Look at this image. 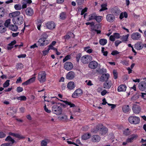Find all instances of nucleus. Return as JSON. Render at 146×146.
<instances>
[{
  "mask_svg": "<svg viewBox=\"0 0 146 146\" xmlns=\"http://www.w3.org/2000/svg\"><path fill=\"white\" fill-rule=\"evenodd\" d=\"M46 74L45 71H42L38 73L37 79L40 83L45 82L46 80Z\"/></svg>",
  "mask_w": 146,
  "mask_h": 146,
  "instance_id": "f257e3e1",
  "label": "nucleus"
},
{
  "mask_svg": "<svg viewBox=\"0 0 146 146\" xmlns=\"http://www.w3.org/2000/svg\"><path fill=\"white\" fill-rule=\"evenodd\" d=\"M128 121L131 124L136 125L139 123L140 120L139 117L132 115L129 117Z\"/></svg>",
  "mask_w": 146,
  "mask_h": 146,
  "instance_id": "f03ea898",
  "label": "nucleus"
},
{
  "mask_svg": "<svg viewBox=\"0 0 146 146\" xmlns=\"http://www.w3.org/2000/svg\"><path fill=\"white\" fill-rule=\"evenodd\" d=\"M52 111L53 113L56 115H60L62 113V109L61 107L56 104L53 106Z\"/></svg>",
  "mask_w": 146,
  "mask_h": 146,
  "instance_id": "7ed1b4c3",
  "label": "nucleus"
},
{
  "mask_svg": "<svg viewBox=\"0 0 146 146\" xmlns=\"http://www.w3.org/2000/svg\"><path fill=\"white\" fill-rule=\"evenodd\" d=\"M12 21L15 25H20L22 24L24 21V19L22 16H19L17 18L13 19Z\"/></svg>",
  "mask_w": 146,
  "mask_h": 146,
  "instance_id": "20e7f679",
  "label": "nucleus"
},
{
  "mask_svg": "<svg viewBox=\"0 0 146 146\" xmlns=\"http://www.w3.org/2000/svg\"><path fill=\"white\" fill-rule=\"evenodd\" d=\"M83 94L82 90L80 88L76 89L72 94V97L74 98H76L81 96Z\"/></svg>",
  "mask_w": 146,
  "mask_h": 146,
  "instance_id": "39448f33",
  "label": "nucleus"
},
{
  "mask_svg": "<svg viewBox=\"0 0 146 146\" xmlns=\"http://www.w3.org/2000/svg\"><path fill=\"white\" fill-rule=\"evenodd\" d=\"M92 59V57L88 55H85L81 57V61L82 63L86 64L88 63Z\"/></svg>",
  "mask_w": 146,
  "mask_h": 146,
  "instance_id": "423d86ee",
  "label": "nucleus"
},
{
  "mask_svg": "<svg viewBox=\"0 0 146 146\" xmlns=\"http://www.w3.org/2000/svg\"><path fill=\"white\" fill-rule=\"evenodd\" d=\"M46 26L48 29L52 30L55 28L56 25L54 22L49 21L46 24Z\"/></svg>",
  "mask_w": 146,
  "mask_h": 146,
  "instance_id": "0eeeda50",
  "label": "nucleus"
},
{
  "mask_svg": "<svg viewBox=\"0 0 146 146\" xmlns=\"http://www.w3.org/2000/svg\"><path fill=\"white\" fill-rule=\"evenodd\" d=\"M138 88L141 91L145 90H146V82L145 81L141 82L139 84Z\"/></svg>",
  "mask_w": 146,
  "mask_h": 146,
  "instance_id": "6e6552de",
  "label": "nucleus"
},
{
  "mask_svg": "<svg viewBox=\"0 0 146 146\" xmlns=\"http://www.w3.org/2000/svg\"><path fill=\"white\" fill-rule=\"evenodd\" d=\"M73 67L72 64L70 62H66L64 64V68L66 70L68 71L71 70Z\"/></svg>",
  "mask_w": 146,
  "mask_h": 146,
  "instance_id": "1a4fd4ad",
  "label": "nucleus"
},
{
  "mask_svg": "<svg viewBox=\"0 0 146 146\" xmlns=\"http://www.w3.org/2000/svg\"><path fill=\"white\" fill-rule=\"evenodd\" d=\"M98 63L95 61H92L90 62L88 64V66L90 68L92 69H95L98 66Z\"/></svg>",
  "mask_w": 146,
  "mask_h": 146,
  "instance_id": "9d476101",
  "label": "nucleus"
},
{
  "mask_svg": "<svg viewBox=\"0 0 146 146\" xmlns=\"http://www.w3.org/2000/svg\"><path fill=\"white\" fill-rule=\"evenodd\" d=\"M132 110L134 113L136 114H139L141 110L140 107L136 104H134Z\"/></svg>",
  "mask_w": 146,
  "mask_h": 146,
  "instance_id": "9b49d317",
  "label": "nucleus"
},
{
  "mask_svg": "<svg viewBox=\"0 0 146 146\" xmlns=\"http://www.w3.org/2000/svg\"><path fill=\"white\" fill-rule=\"evenodd\" d=\"M131 38L133 40H139L141 38V35L138 33H133L131 35Z\"/></svg>",
  "mask_w": 146,
  "mask_h": 146,
  "instance_id": "f8f14e48",
  "label": "nucleus"
},
{
  "mask_svg": "<svg viewBox=\"0 0 146 146\" xmlns=\"http://www.w3.org/2000/svg\"><path fill=\"white\" fill-rule=\"evenodd\" d=\"M21 14V12L19 11H16L10 13L9 14V17L11 18H17Z\"/></svg>",
  "mask_w": 146,
  "mask_h": 146,
  "instance_id": "ddd939ff",
  "label": "nucleus"
},
{
  "mask_svg": "<svg viewBox=\"0 0 146 146\" xmlns=\"http://www.w3.org/2000/svg\"><path fill=\"white\" fill-rule=\"evenodd\" d=\"M75 75V74L73 72L70 71L67 74L66 78L68 80H71L74 78Z\"/></svg>",
  "mask_w": 146,
  "mask_h": 146,
  "instance_id": "4468645a",
  "label": "nucleus"
},
{
  "mask_svg": "<svg viewBox=\"0 0 146 146\" xmlns=\"http://www.w3.org/2000/svg\"><path fill=\"white\" fill-rule=\"evenodd\" d=\"M76 87L74 82L73 81H70L68 82L67 85V88L69 90L74 89Z\"/></svg>",
  "mask_w": 146,
  "mask_h": 146,
  "instance_id": "2eb2a0df",
  "label": "nucleus"
},
{
  "mask_svg": "<svg viewBox=\"0 0 146 146\" xmlns=\"http://www.w3.org/2000/svg\"><path fill=\"white\" fill-rule=\"evenodd\" d=\"M112 85V84L111 81H107L105 82L103 84L104 88L106 89H110Z\"/></svg>",
  "mask_w": 146,
  "mask_h": 146,
  "instance_id": "dca6fc26",
  "label": "nucleus"
},
{
  "mask_svg": "<svg viewBox=\"0 0 146 146\" xmlns=\"http://www.w3.org/2000/svg\"><path fill=\"white\" fill-rule=\"evenodd\" d=\"M106 19L108 21L112 23L114 21L115 17L113 15L109 14L107 15Z\"/></svg>",
  "mask_w": 146,
  "mask_h": 146,
  "instance_id": "f3484780",
  "label": "nucleus"
},
{
  "mask_svg": "<svg viewBox=\"0 0 146 146\" xmlns=\"http://www.w3.org/2000/svg\"><path fill=\"white\" fill-rule=\"evenodd\" d=\"M143 44L141 42H138L135 45V48L137 50H140L142 49Z\"/></svg>",
  "mask_w": 146,
  "mask_h": 146,
  "instance_id": "a211bd4d",
  "label": "nucleus"
},
{
  "mask_svg": "<svg viewBox=\"0 0 146 146\" xmlns=\"http://www.w3.org/2000/svg\"><path fill=\"white\" fill-rule=\"evenodd\" d=\"M100 25L99 24H96L95 25V23L94 22H92V23L90 26V31L91 32H93L96 29H99V26Z\"/></svg>",
  "mask_w": 146,
  "mask_h": 146,
  "instance_id": "6ab92c4d",
  "label": "nucleus"
},
{
  "mask_svg": "<svg viewBox=\"0 0 146 146\" xmlns=\"http://www.w3.org/2000/svg\"><path fill=\"white\" fill-rule=\"evenodd\" d=\"M127 87L125 85L121 84L119 85L117 88V91L118 92H125L126 91Z\"/></svg>",
  "mask_w": 146,
  "mask_h": 146,
  "instance_id": "aec40b11",
  "label": "nucleus"
},
{
  "mask_svg": "<svg viewBox=\"0 0 146 146\" xmlns=\"http://www.w3.org/2000/svg\"><path fill=\"white\" fill-rule=\"evenodd\" d=\"M26 14L30 16H32L34 14V11L33 9L31 8H28L25 11Z\"/></svg>",
  "mask_w": 146,
  "mask_h": 146,
  "instance_id": "412c9836",
  "label": "nucleus"
},
{
  "mask_svg": "<svg viewBox=\"0 0 146 146\" xmlns=\"http://www.w3.org/2000/svg\"><path fill=\"white\" fill-rule=\"evenodd\" d=\"M109 78V75L108 74H103L101 76L100 79L101 81H107Z\"/></svg>",
  "mask_w": 146,
  "mask_h": 146,
  "instance_id": "4be33fe9",
  "label": "nucleus"
},
{
  "mask_svg": "<svg viewBox=\"0 0 146 146\" xmlns=\"http://www.w3.org/2000/svg\"><path fill=\"white\" fill-rule=\"evenodd\" d=\"M95 13H92L89 15V18L88 21H91L93 20H95L97 15Z\"/></svg>",
  "mask_w": 146,
  "mask_h": 146,
  "instance_id": "5701e85b",
  "label": "nucleus"
},
{
  "mask_svg": "<svg viewBox=\"0 0 146 146\" xmlns=\"http://www.w3.org/2000/svg\"><path fill=\"white\" fill-rule=\"evenodd\" d=\"M16 25H10L9 26V29L11 31H17L18 29V27Z\"/></svg>",
  "mask_w": 146,
  "mask_h": 146,
  "instance_id": "b1692460",
  "label": "nucleus"
},
{
  "mask_svg": "<svg viewBox=\"0 0 146 146\" xmlns=\"http://www.w3.org/2000/svg\"><path fill=\"white\" fill-rule=\"evenodd\" d=\"M103 125L102 124H99L96 126V129H94V132H96L98 131H101L103 127Z\"/></svg>",
  "mask_w": 146,
  "mask_h": 146,
  "instance_id": "393cba45",
  "label": "nucleus"
},
{
  "mask_svg": "<svg viewBox=\"0 0 146 146\" xmlns=\"http://www.w3.org/2000/svg\"><path fill=\"white\" fill-rule=\"evenodd\" d=\"M100 139V137L99 135H93L92 138V141L93 142H98Z\"/></svg>",
  "mask_w": 146,
  "mask_h": 146,
  "instance_id": "a878e982",
  "label": "nucleus"
},
{
  "mask_svg": "<svg viewBox=\"0 0 146 146\" xmlns=\"http://www.w3.org/2000/svg\"><path fill=\"white\" fill-rule=\"evenodd\" d=\"M45 40L44 38H40L38 42V45L40 46H44L45 45Z\"/></svg>",
  "mask_w": 146,
  "mask_h": 146,
  "instance_id": "bb28decb",
  "label": "nucleus"
},
{
  "mask_svg": "<svg viewBox=\"0 0 146 146\" xmlns=\"http://www.w3.org/2000/svg\"><path fill=\"white\" fill-rule=\"evenodd\" d=\"M90 136L91 135L90 133H86L82 136V139L86 140L90 138Z\"/></svg>",
  "mask_w": 146,
  "mask_h": 146,
  "instance_id": "cd10ccee",
  "label": "nucleus"
},
{
  "mask_svg": "<svg viewBox=\"0 0 146 146\" xmlns=\"http://www.w3.org/2000/svg\"><path fill=\"white\" fill-rule=\"evenodd\" d=\"M66 13L65 12H62L60 13V18L61 19L64 20L66 18Z\"/></svg>",
  "mask_w": 146,
  "mask_h": 146,
  "instance_id": "c85d7f7f",
  "label": "nucleus"
},
{
  "mask_svg": "<svg viewBox=\"0 0 146 146\" xmlns=\"http://www.w3.org/2000/svg\"><path fill=\"white\" fill-rule=\"evenodd\" d=\"M100 44L102 45H105L107 42V41L105 39H101L99 40Z\"/></svg>",
  "mask_w": 146,
  "mask_h": 146,
  "instance_id": "c756f323",
  "label": "nucleus"
},
{
  "mask_svg": "<svg viewBox=\"0 0 146 146\" xmlns=\"http://www.w3.org/2000/svg\"><path fill=\"white\" fill-rule=\"evenodd\" d=\"M122 110L124 112L126 113L129 111V105H124L122 107Z\"/></svg>",
  "mask_w": 146,
  "mask_h": 146,
  "instance_id": "7c9ffc66",
  "label": "nucleus"
},
{
  "mask_svg": "<svg viewBox=\"0 0 146 146\" xmlns=\"http://www.w3.org/2000/svg\"><path fill=\"white\" fill-rule=\"evenodd\" d=\"M90 47L87 46L84 48L85 51H86L88 53H91L92 52L93 50L92 49H90Z\"/></svg>",
  "mask_w": 146,
  "mask_h": 146,
  "instance_id": "2f4dec72",
  "label": "nucleus"
},
{
  "mask_svg": "<svg viewBox=\"0 0 146 146\" xmlns=\"http://www.w3.org/2000/svg\"><path fill=\"white\" fill-rule=\"evenodd\" d=\"M129 36L128 34L125 36H123L121 38V39L123 42H125L127 41V39Z\"/></svg>",
  "mask_w": 146,
  "mask_h": 146,
  "instance_id": "473e14b6",
  "label": "nucleus"
},
{
  "mask_svg": "<svg viewBox=\"0 0 146 146\" xmlns=\"http://www.w3.org/2000/svg\"><path fill=\"white\" fill-rule=\"evenodd\" d=\"M42 21L41 20H39L37 22V28L38 30L40 31V27L41 26L42 24Z\"/></svg>",
  "mask_w": 146,
  "mask_h": 146,
  "instance_id": "72a5a7b5",
  "label": "nucleus"
},
{
  "mask_svg": "<svg viewBox=\"0 0 146 146\" xmlns=\"http://www.w3.org/2000/svg\"><path fill=\"white\" fill-rule=\"evenodd\" d=\"M16 99L20 101H26L27 100L26 97L25 96H21L19 97L16 98Z\"/></svg>",
  "mask_w": 146,
  "mask_h": 146,
  "instance_id": "f704fd0d",
  "label": "nucleus"
},
{
  "mask_svg": "<svg viewBox=\"0 0 146 146\" xmlns=\"http://www.w3.org/2000/svg\"><path fill=\"white\" fill-rule=\"evenodd\" d=\"M103 18V17L100 16H98L97 15L95 20L97 22L100 23L102 21Z\"/></svg>",
  "mask_w": 146,
  "mask_h": 146,
  "instance_id": "c9c22d12",
  "label": "nucleus"
},
{
  "mask_svg": "<svg viewBox=\"0 0 146 146\" xmlns=\"http://www.w3.org/2000/svg\"><path fill=\"white\" fill-rule=\"evenodd\" d=\"M108 131V129L105 127H103L101 131L102 132V135H104L107 133Z\"/></svg>",
  "mask_w": 146,
  "mask_h": 146,
  "instance_id": "e433bc0d",
  "label": "nucleus"
},
{
  "mask_svg": "<svg viewBox=\"0 0 146 146\" xmlns=\"http://www.w3.org/2000/svg\"><path fill=\"white\" fill-rule=\"evenodd\" d=\"M5 141H11L12 144L13 143L15 142V140L10 136H8L5 139Z\"/></svg>",
  "mask_w": 146,
  "mask_h": 146,
  "instance_id": "4c0bfd02",
  "label": "nucleus"
},
{
  "mask_svg": "<svg viewBox=\"0 0 146 146\" xmlns=\"http://www.w3.org/2000/svg\"><path fill=\"white\" fill-rule=\"evenodd\" d=\"M6 31V27L3 26H0V33H5Z\"/></svg>",
  "mask_w": 146,
  "mask_h": 146,
  "instance_id": "58836bf2",
  "label": "nucleus"
},
{
  "mask_svg": "<svg viewBox=\"0 0 146 146\" xmlns=\"http://www.w3.org/2000/svg\"><path fill=\"white\" fill-rule=\"evenodd\" d=\"M63 101L66 104L70 106V107H74L75 106L74 104H72L70 102L65 101Z\"/></svg>",
  "mask_w": 146,
  "mask_h": 146,
  "instance_id": "ea45409f",
  "label": "nucleus"
},
{
  "mask_svg": "<svg viewBox=\"0 0 146 146\" xmlns=\"http://www.w3.org/2000/svg\"><path fill=\"white\" fill-rule=\"evenodd\" d=\"M15 9L17 10H20L22 9V7L21 5L17 4L14 6Z\"/></svg>",
  "mask_w": 146,
  "mask_h": 146,
  "instance_id": "a19ab883",
  "label": "nucleus"
},
{
  "mask_svg": "<svg viewBox=\"0 0 146 146\" xmlns=\"http://www.w3.org/2000/svg\"><path fill=\"white\" fill-rule=\"evenodd\" d=\"M11 19H8L6 20L4 23V25L6 27H9V25L11 23Z\"/></svg>",
  "mask_w": 146,
  "mask_h": 146,
  "instance_id": "79ce46f5",
  "label": "nucleus"
},
{
  "mask_svg": "<svg viewBox=\"0 0 146 146\" xmlns=\"http://www.w3.org/2000/svg\"><path fill=\"white\" fill-rule=\"evenodd\" d=\"M60 119H61L63 121L66 122L68 120L67 116L65 115H64L63 116H61Z\"/></svg>",
  "mask_w": 146,
  "mask_h": 146,
  "instance_id": "37998d69",
  "label": "nucleus"
},
{
  "mask_svg": "<svg viewBox=\"0 0 146 146\" xmlns=\"http://www.w3.org/2000/svg\"><path fill=\"white\" fill-rule=\"evenodd\" d=\"M10 80H7L3 84V87L4 88H6L9 85Z\"/></svg>",
  "mask_w": 146,
  "mask_h": 146,
  "instance_id": "c03bdc74",
  "label": "nucleus"
},
{
  "mask_svg": "<svg viewBox=\"0 0 146 146\" xmlns=\"http://www.w3.org/2000/svg\"><path fill=\"white\" fill-rule=\"evenodd\" d=\"M107 5L105 4H103L101 5L102 8L100 9V11H102L107 9L106 7Z\"/></svg>",
  "mask_w": 146,
  "mask_h": 146,
  "instance_id": "a18cd8bd",
  "label": "nucleus"
},
{
  "mask_svg": "<svg viewBox=\"0 0 146 146\" xmlns=\"http://www.w3.org/2000/svg\"><path fill=\"white\" fill-rule=\"evenodd\" d=\"M71 58V56L70 55H66L63 60V62H65L68 60L70 59Z\"/></svg>",
  "mask_w": 146,
  "mask_h": 146,
  "instance_id": "49530a36",
  "label": "nucleus"
},
{
  "mask_svg": "<svg viewBox=\"0 0 146 146\" xmlns=\"http://www.w3.org/2000/svg\"><path fill=\"white\" fill-rule=\"evenodd\" d=\"M47 142L46 140H42L41 143V146H47Z\"/></svg>",
  "mask_w": 146,
  "mask_h": 146,
  "instance_id": "de8ad7c7",
  "label": "nucleus"
},
{
  "mask_svg": "<svg viewBox=\"0 0 146 146\" xmlns=\"http://www.w3.org/2000/svg\"><path fill=\"white\" fill-rule=\"evenodd\" d=\"M15 137L19 139H23L25 138V137L20 134L16 133L15 135Z\"/></svg>",
  "mask_w": 146,
  "mask_h": 146,
  "instance_id": "09e8293b",
  "label": "nucleus"
},
{
  "mask_svg": "<svg viewBox=\"0 0 146 146\" xmlns=\"http://www.w3.org/2000/svg\"><path fill=\"white\" fill-rule=\"evenodd\" d=\"M81 56V54L80 53H79L78 54H77L76 58V61L77 62H79L80 58Z\"/></svg>",
  "mask_w": 146,
  "mask_h": 146,
  "instance_id": "8fccbe9b",
  "label": "nucleus"
},
{
  "mask_svg": "<svg viewBox=\"0 0 146 146\" xmlns=\"http://www.w3.org/2000/svg\"><path fill=\"white\" fill-rule=\"evenodd\" d=\"M121 62L123 65L127 66L129 64L128 61L126 60L121 61Z\"/></svg>",
  "mask_w": 146,
  "mask_h": 146,
  "instance_id": "3c124183",
  "label": "nucleus"
},
{
  "mask_svg": "<svg viewBox=\"0 0 146 146\" xmlns=\"http://www.w3.org/2000/svg\"><path fill=\"white\" fill-rule=\"evenodd\" d=\"M113 74L114 76V78L116 79L117 78V73L116 70H114L113 71Z\"/></svg>",
  "mask_w": 146,
  "mask_h": 146,
  "instance_id": "603ef678",
  "label": "nucleus"
},
{
  "mask_svg": "<svg viewBox=\"0 0 146 146\" xmlns=\"http://www.w3.org/2000/svg\"><path fill=\"white\" fill-rule=\"evenodd\" d=\"M131 137L132 140L136 139L138 137V136L136 134H133L131 135Z\"/></svg>",
  "mask_w": 146,
  "mask_h": 146,
  "instance_id": "864d4df0",
  "label": "nucleus"
},
{
  "mask_svg": "<svg viewBox=\"0 0 146 146\" xmlns=\"http://www.w3.org/2000/svg\"><path fill=\"white\" fill-rule=\"evenodd\" d=\"M85 82L89 86H91L93 84L92 81L89 80H86Z\"/></svg>",
  "mask_w": 146,
  "mask_h": 146,
  "instance_id": "5fc2aeb1",
  "label": "nucleus"
},
{
  "mask_svg": "<svg viewBox=\"0 0 146 146\" xmlns=\"http://www.w3.org/2000/svg\"><path fill=\"white\" fill-rule=\"evenodd\" d=\"M35 77H32L28 80L29 83L30 84L33 83L35 81Z\"/></svg>",
  "mask_w": 146,
  "mask_h": 146,
  "instance_id": "6e6d98bb",
  "label": "nucleus"
},
{
  "mask_svg": "<svg viewBox=\"0 0 146 146\" xmlns=\"http://www.w3.org/2000/svg\"><path fill=\"white\" fill-rule=\"evenodd\" d=\"M4 10L3 8H0V17H1L4 15Z\"/></svg>",
  "mask_w": 146,
  "mask_h": 146,
  "instance_id": "4d7b16f0",
  "label": "nucleus"
},
{
  "mask_svg": "<svg viewBox=\"0 0 146 146\" xmlns=\"http://www.w3.org/2000/svg\"><path fill=\"white\" fill-rule=\"evenodd\" d=\"M50 49L53 50L55 51L57 50V49L53 47L52 45H49L48 50H49Z\"/></svg>",
  "mask_w": 146,
  "mask_h": 146,
  "instance_id": "13d9d810",
  "label": "nucleus"
},
{
  "mask_svg": "<svg viewBox=\"0 0 146 146\" xmlns=\"http://www.w3.org/2000/svg\"><path fill=\"white\" fill-rule=\"evenodd\" d=\"M76 2L78 5H80L84 3V0H76Z\"/></svg>",
  "mask_w": 146,
  "mask_h": 146,
  "instance_id": "bf43d9fd",
  "label": "nucleus"
},
{
  "mask_svg": "<svg viewBox=\"0 0 146 146\" xmlns=\"http://www.w3.org/2000/svg\"><path fill=\"white\" fill-rule=\"evenodd\" d=\"M108 93H109V92L106 90H104L101 92V94L102 96H104L107 94Z\"/></svg>",
  "mask_w": 146,
  "mask_h": 146,
  "instance_id": "052dcab7",
  "label": "nucleus"
},
{
  "mask_svg": "<svg viewBox=\"0 0 146 146\" xmlns=\"http://www.w3.org/2000/svg\"><path fill=\"white\" fill-rule=\"evenodd\" d=\"M87 10L88 8L87 7H85L81 11V15H83L85 12L87 11Z\"/></svg>",
  "mask_w": 146,
  "mask_h": 146,
  "instance_id": "680f3d73",
  "label": "nucleus"
},
{
  "mask_svg": "<svg viewBox=\"0 0 146 146\" xmlns=\"http://www.w3.org/2000/svg\"><path fill=\"white\" fill-rule=\"evenodd\" d=\"M129 129L128 128H127L125 130L124 132L125 135H128L130 134V132L129 131Z\"/></svg>",
  "mask_w": 146,
  "mask_h": 146,
  "instance_id": "e2e57ef3",
  "label": "nucleus"
},
{
  "mask_svg": "<svg viewBox=\"0 0 146 146\" xmlns=\"http://www.w3.org/2000/svg\"><path fill=\"white\" fill-rule=\"evenodd\" d=\"M6 136L5 134L2 131H0V138L4 137Z\"/></svg>",
  "mask_w": 146,
  "mask_h": 146,
  "instance_id": "0e129e2a",
  "label": "nucleus"
},
{
  "mask_svg": "<svg viewBox=\"0 0 146 146\" xmlns=\"http://www.w3.org/2000/svg\"><path fill=\"white\" fill-rule=\"evenodd\" d=\"M119 52L116 50L113 51L111 53V54L113 55H115L118 54Z\"/></svg>",
  "mask_w": 146,
  "mask_h": 146,
  "instance_id": "69168bd1",
  "label": "nucleus"
},
{
  "mask_svg": "<svg viewBox=\"0 0 146 146\" xmlns=\"http://www.w3.org/2000/svg\"><path fill=\"white\" fill-rule=\"evenodd\" d=\"M23 89L22 87H18L17 88V91L18 92H22Z\"/></svg>",
  "mask_w": 146,
  "mask_h": 146,
  "instance_id": "338daca9",
  "label": "nucleus"
},
{
  "mask_svg": "<svg viewBox=\"0 0 146 146\" xmlns=\"http://www.w3.org/2000/svg\"><path fill=\"white\" fill-rule=\"evenodd\" d=\"M11 145L10 143H7L2 144L1 145V146H9Z\"/></svg>",
  "mask_w": 146,
  "mask_h": 146,
  "instance_id": "774afa93",
  "label": "nucleus"
}]
</instances>
